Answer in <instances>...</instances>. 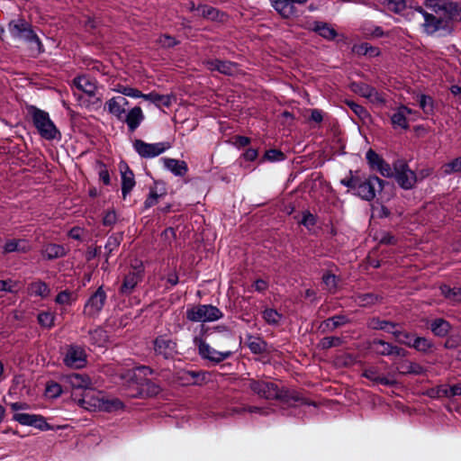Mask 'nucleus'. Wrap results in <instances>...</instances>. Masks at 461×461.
Wrapping results in <instances>:
<instances>
[{
    "mask_svg": "<svg viewBox=\"0 0 461 461\" xmlns=\"http://www.w3.org/2000/svg\"><path fill=\"white\" fill-rule=\"evenodd\" d=\"M393 176L397 184L404 190H411L417 182L416 173L410 169L408 164L402 159H398L393 163Z\"/></svg>",
    "mask_w": 461,
    "mask_h": 461,
    "instance_id": "8",
    "label": "nucleus"
},
{
    "mask_svg": "<svg viewBox=\"0 0 461 461\" xmlns=\"http://www.w3.org/2000/svg\"><path fill=\"white\" fill-rule=\"evenodd\" d=\"M144 100L153 103L158 107H169L172 104V96L168 95H159L156 92L144 94Z\"/></svg>",
    "mask_w": 461,
    "mask_h": 461,
    "instance_id": "37",
    "label": "nucleus"
},
{
    "mask_svg": "<svg viewBox=\"0 0 461 461\" xmlns=\"http://www.w3.org/2000/svg\"><path fill=\"white\" fill-rule=\"evenodd\" d=\"M39 324L46 329H51L54 326L55 314L51 312H41L37 317Z\"/></svg>",
    "mask_w": 461,
    "mask_h": 461,
    "instance_id": "53",
    "label": "nucleus"
},
{
    "mask_svg": "<svg viewBox=\"0 0 461 461\" xmlns=\"http://www.w3.org/2000/svg\"><path fill=\"white\" fill-rule=\"evenodd\" d=\"M433 347V343L424 337H414L410 348L423 353L429 352Z\"/></svg>",
    "mask_w": 461,
    "mask_h": 461,
    "instance_id": "50",
    "label": "nucleus"
},
{
    "mask_svg": "<svg viewBox=\"0 0 461 461\" xmlns=\"http://www.w3.org/2000/svg\"><path fill=\"white\" fill-rule=\"evenodd\" d=\"M121 177H122V194L123 199L131 192L135 186L134 174L130 169L127 164L120 166Z\"/></svg>",
    "mask_w": 461,
    "mask_h": 461,
    "instance_id": "27",
    "label": "nucleus"
},
{
    "mask_svg": "<svg viewBox=\"0 0 461 461\" xmlns=\"http://www.w3.org/2000/svg\"><path fill=\"white\" fill-rule=\"evenodd\" d=\"M155 356L166 360L174 359L178 354L177 341L168 334H160L152 341Z\"/></svg>",
    "mask_w": 461,
    "mask_h": 461,
    "instance_id": "6",
    "label": "nucleus"
},
{
    "mask_svg": "<svg viewBox=\"0 0 461 461\" xmlns=\"http://www.w3.org/2000/svg\"><path fill=\"white\" fill-rule=\"evenodd\" d=\"M431 331L438 337H445L450 330V324L444 319H436L430 324Z\"/></svg>",
    "mask_w": 461,
    "mask_h": 461,
    "instance_id": "47",
    "label": "nucleus"
},
{
    "mask_svg": "<svg viewBox=\"0 0 461 461\" xmlns=\"http://www.w3.org/2000/svg\"><path fill=\"white\" fill-rule=\"evenodd\" d=\"M8 29L14 38L23 39L28 42L31 50L37 54L44 52L39 37L33 32L32 25L23 19L13 20L8 24Z\"/></svg>",
    "mask_w": 461,
    "mask_h": 461,
    "instance_id": "3",
    "label": "nucleus"
},
{
    "mask_svg": "<svg viewBox=\"0 0 461 461\" xmlns=\"http://www.w3.org/2000/svg\"><path fill=\"white\" fill-rule=\"evenodd\" d=\"M195 345L198 347V352L200 357L203 359H207L213 363H221V361L230 358L234 355L236 350H224V351H218L212 348L207 342H205L202 339H195L194 340Z\"/></svg>",
    "mask_w": 461,
    "mask_h": 461,
    "instance_id": "11",
    "label": "nucleus"
},
{
    "mask_svg": "<svg viewBox=\"0 0 461 461\" xmlns=\"http://www.w3.org/2000/svg\"><path fill=\"white\" fill-rule=\"evenodd\" d=\"M89 340L92 345L103 348L105 347L108 342L107 332L98 327L89 331Z\"/></svg>",
    "mask_w": 461,
    "mask_h": 461,
    "instance_id": "40",
    "label": "nucleus"
},
{
    "mask_svg": "<svg viewBox=\"0 0 461 461\" xmlns=\"http://www.w3.org/2000/svg\"><path fill=\"white\" fill-rule=\"evenodd\" d=\"M418 102L420 107L422 109V111L427 113L430 114L433 113L434 110V101L432 97L427 95H420L418 97Z\"/></svg>",
    "mask_w": 461,
    "mask_h": 461,
    "instance_id": "56",
    "label": "nucleus"
},
{
    "mask_svg": "<svg viewBox=\"0 0 461 461\" xmlns=\"http://www.w3.org/2000/svg\"><path fill=\"white\" fill-rule=\"evenodd\" d=\"M31 250V246L25 240L13 239L8 240L3 247V252L5 254L12 252L26 253Z\"/></svg>",
    "mask_w": 461,
    "mask_h": 461,
    "instance_id": "32",
    "label": "nucleus"
},
{
    "mask_svg": "<svg viewBox=\"0 0 461 461\" xmlns=\"http://www.w3.org/2000/svg\"><path fill=\"white\" fill-rule=\"evenodd\" d=\"M370 103L376 105H384L385 104V97L380 92H378L375 87H372L367 98Z\"/></svg>",
    "mask_w": 461,
    "mask_h": 461,
    "instance_id": "59",
    "label": "nucleus"
},
{
    "mask_svg": "<svg viewBox=\"0 0 461 461\" xmlns=\"http://www.w3.org/2000/svg\"><path fill=\"white\" fill-rule=\"evenodd\" d=\"M128 105V100L122 95L113 96L105 103V107L108 113L114 116L118 121L122 119V117H125L126 108Z\"/></svg>",
    "mask_w": 461,
    "mask_h": 461,
    "instance_id": "22",
    "label": "nucleus"
},
{
    "mask_svg": "<svg viewBox=\"0 0 461 461\" xmlns=\"http://www.w3.org/2000/svg\"><path fill=\"white\" fill-rule=\"evenodd\" d=\"M143 266L141 263L132 266L131 269L125 275L122 284L120 287V293L122 294H130L132 293L137 285L143 278Z\"/></svg>",
    "mask_w": 461,
    "mask_h": 461,
    "instance_id": "17",
    "label": "nucleus"
},
{
    "mask_svg": "<svg viewBox=\"0 0 461 461\" xmlns=\"http://www.w3.org/2000/svg\"><path fill=\"white\" fill-rule=\"evenodd\" d=\"M116 91L121 93L122 95L124 97L130 96V97H133V98H140V97L143 98V95H144V94H142L140 90L133 88V87H130V86H118Z\"/></svg>",
    "mask_w": 461,
    "mask_h": 461,
    "instance_id": "61",
    "label": "nucleus"
},
{
    "mask_svg": "<svg viewBox=\"0 0 461 461\" xmlns=\"http://www.w3.org/2000/svg\"><path fill=\"white\" fill-rule=\"evenodd\" d=\"M45 393L50 398H58L62 393V387L56 382H50L47 384Z\"/></svg>",
    "mask_w": 461,
    "mask_h": 461,
    "instance_id": "58",
    "label": "nucleus"
},
{
    "mask_svg": "<svg viewBox=\"0 0 461 461\" xmlns=\"http://www.w3.org/2000/svg\"><path fill=\"white\" fill-rule=\"evenodd\" d=\"M412 113L411 109L405 105L398 106L391 116V123L393 129L408 130L410 128L408 115Z\"/></svg>",
    "mask_w": 461,
    "mask_h": 461,
    "instance_id": "26",
    "label": "nucleus"
},
{
    "mask_svg": "<svg viewBox=\"0 0 461 461\" xmlns=\"http://www.w3.org/2000/svg\"><path fill=\"white\" fill-rule=\"evenodd\" d=\"M345 104L360 120L365 122L370 118V113L364 106L351 100H346Z\"/></svg>",
    "mask_w": 461,
    "mask_h": 461,
    "instance_id": "49",
    "label": "nucleus"
},
{
    "mask_svg": "<svg viewBox=\"0 0 461 461\" xmlns=\"http://www.w3.org/2000/svg\"><path fill=\"white\" fill-rule=\"evenodd\" d=\"M387 11L402 14L407 8L405 0H375Z\"/></svg>",
    "mask_w": 461,
    "mask_h": 461,
    "instance_id": "38",
    "label": "nucleus"
},
{
    "mask_svg": "<svg viewBox=\"0 0 461 461\" xmlns=\"http://www.w3.org/2000/svg\"><path fill=\"white\" fill-rule=\"evenodd\" d=\"M63 363L70 368L80 369L85 367L87 363L86 350L78 345H69L63 357Z\"/></svg>",
    "mask_w": 461,
    "mask_h": 461,
    "instance_id": "14",
    "label": "nucleus"
},
{
    "mask_svg": "<svg viewBox=\"0 0 461 461\" xmlns=\"http://www.w3.org/2000/svg\"><path fill=\"white\" fill-rule=\"evenodd\" d=\"M372 87H373L372 86L365 84V83H353L352 84V90L364 98H367Z\"/></svg>",
    "mask_w": 461,
    "mask_h": 461,
    "instance_id": "62",
    "label": "nucleus"
},
{
    "mask_svg": "<svg viewBox=\"0 0 461 461\" xmlns=\"http://www.w3.org/2000/svg\"><path fill=\"white\" fill-rule=\"evenodd\" d=\"M203 64L209 70L219 71L228 76H233L240 72L239 65L230 59H204Z\"/></svg>",
    "mask_w": 461,
    "mask_h": 461,
    "instance_id": "18",
    "label": "nucleus"
},
{
    "mask_svg": "<svg viewBox=\"0 0 461 461\" xmlns=\"http://www.w3.org/2000/svg\"><path fill=\"white\" fill-rule=\"evenodd\" d=\"M66 382L76 389H87L91 386V379L81 374H71L66 376Z\"/></svg>",
    "mask_w": 461,
    "mask_h": 461,
    "instance_id": "34",
    "label": "nucleus"
},
{
    "mask_svg": "<svg viewBox=\"0 0 461 461\" xmlns=\"http://www.w3.org/2000/svg\"><path fill=\"white\" fill-rule=\"evenodd\" d=\"M28 292L31 295L47 298L50 295V289L45 282L38 280L29 285Z\"/></svg>",
    "mask_w": 461,
    "mask_h": 461,
    "instance_id": "41",
    "label": "nucleus"
},
{
    "mask_svg": "<svg viewBox=\"0 0 461 461\" xmlns=\"http://www.w3.org/2000/svg\"><path fill=\"white\" fill-rule=\"evenodd\" d=\"M342 339L339 337H325L320 341L322 349H328L341 345Z\"/></svg>",
    "mask_w": 461,
    "mask_h": 461,
    "instance_id": "60",
    "label": "nucleus"
},
{
    "mask_svg": "<svg viewBox=\"0 0 461 461\" xmlns=\"http://www.w3.org/2000/svg\"><path fill=\"white\" fill-rule=\"evenodd\" d=\"M384 183V182L376 176H370L364 179L360 178L354 194L365 201H372L375 197V185L377 184L379 189L382 190Z\"/></svg>",
    "mask_w": 461,
    "mask_h": 461,
    "instance_id": "13",
    "label": "nucleus"
},
{
    "mask_svg": "<svg viewBox=\"0 0 461 461\" xmlns=\"http://www.w3.org/2000/svg\"><path fill=\"white\" fill-rule=\"evenodd\" d=\"M349 322V320L347 316L339 314L335 315L333 317L328 318L327 320L323 321L321 324V328L323 330H333L338 327H340L342 325H345Z\"/></svg>",
    "mask_w": 461,
    "mask_h": 461,
    "instance_id": "39",
    "label": "nucleus"
},
{
    "mask_svg": "<svg viewBox=\"0 0 461 461\" xmlns=\"http://www.w3.org/2000/svg\"><path fill=\"white\" fill-rule=\"evenodd\" d=\"M73 85L83 93L89 96H95L96 91L95 84L85 76H79L74 78Z\"/></svg>",
    "mask_w": 461,
    "mask_h": 461,
    "instance_id": "33",
    "label": "nucleus"
},
{
    "mask_svg": "<svg viewBox=\"0 0 461 461\" xmlns=\"http://www.w3.org/2000/svg\"><path fill=\"white\" fill-rule=\"evenodd\" d=\"M300 223L311 230L317 223V218L310 211H304Z\"/></svg>",
    "mask_w": 461,
    "mask_h": 461,
    "instance_id": "63",
    "label": "nucleus"
},
{
    "mask_svg": "<svg viewBox=\"0 0 461 461\" xmlns=\"http://www.w3.org/2000/svg\"><path fill=\"white\" fill-rule=\"evenodd\" d=\"M274 400H278L290 406H294L295 404L314 405L312 402L304 398L300 392L285 387L279 388L278 385H276V397H275Z\"/></svg>",
    "mask_w": 461,
    "mask_h": 461,
    "instance_id": "15",
    "label": "nucleus"
},
{
    "mask_svg": "<svg viewBox=\"0 0 461 461\" xmlns=\"http://www.w3.org/2000/svg\"><path fill=\"white\" fill-rule=\"evenodd\" d=\"M13 419L21 425L32 426L41 430L50 429V425L41 415L17 412Z\"/></svg>",
    "mask_w": 461,
    "mask_h": 461,
    "instance_id": "20",
    "label": "nucleus"
},
{
    "mask_svg": "<svg viewBox=\"0 0 461 461\" xmlns=\"http://www.w3.org/2000/svg\"><path fill=\"white\" fill-rule=\"evenodd\" d=\"M372 349L380 356H398V357H405L406 350L399 348L397 346H393L389 342H386L383 339H374L371 343Z\"/></svg>",
    "mask_w": 461,
    "mask_h": 461,
    "instance_id": "21",
    "label": "nucleus"
},
{
    "mask_svg": "<svg viewBox=\"0 0 461 461\" xmlns=\"http://www.w3.org/2000/svg\"><path fill=\"white\" fill-rule=\"evenodd\" d=\"M360 30L366 37L381 38L384 35L383 28L375 25L372 22H364L360 26Z\"/></svg>",
    "mask_w": 461,
    "mask_h": 461,
    "instance_id": "44",
    "label": "nucleus"
},
{
    "mask_svg": "<svg viewBox=\"0 0 461 461\" xmlns=\"http://www.w3.org/2000/svg\"><path fill=\"white\" fill-rule=\"evenodd\" d=\"M167 194V187L164 182L154 181L152 186L149 189V194L143 203V209L148 210L158 203L159 198Z\"/></svg>",
    "mask_w": 461,
    "mask_h": 461,
    "instance_id": "24",
    "label": "nucleus"
},
{
    "mask_svg": "<svg viewBox=\"0 0 461 461\" xmlns=\"http://www.w3.org/2000/svg\"><path fill=\"white\" fill-rule=\"evenodd\" d=\"M424 17V31L429 34H433L437 32L442 31L444 33H451L453 31V24L449 23V21H447L444 17L440 15L431 14L427 13L422 9V7H419L417 9Z\"/></svg>",
    "mask_w": 461,
    "mask_h": 461,
    "instance_id": "7",
    "label": "nucleus"
},
{
    "mask_svg": "<svg viewBox=\"0 0 461 461\" xmlns=\"http://www.w3.org/2000/svg\"><path fill=\"white\" fill-rule=\"evenodd\" d=\"M264 158L271 162L282 161L285 159V154L278 149H268L265 152Z\"/></svg>",
    "mask_w": 461,
    "mask_h": 461,
    "instance_id": "64",
    "label": "nucleus"
},
{
    "mask_svg": "<svg viewBox=\"0 0 461 461\" xmlns=\"http://www.w3.org/2000/svg\"><path fill=\"white\" fill-rule=\"evenodd\" d=\"M163 160L165 167L175 176H184L186 175L188 167L185 161L169 158H166Z\"/></svg>",
    "mask_w": 461,
    "mask_h": 461,
    "instance_id": "31",
    "label": "nucleus"
},
{
    "mask_svg": "<svg viewBox=\"0 0 461 461\" xmlns=\"http://www.w3.org/2000/svg\"><path fill=\"white\" fill-rule=\"evenodd\" d=\"M248 388L259 398L274 400L276 397V384L254 378L246 379Z\"/></svg>",
    "mask_w": 461,
    "mask_h": 461,
    "instance_id": "12",
    "label": "nucleus"
},
{
    "mask_svg": "<svg viewBox=\"0 0 461 461\" xmlns=\"http://www.w3.org/2000/svg\"><path fill=\"white\" fill-rule=\"evenodd\" d=\"M248 347L251 353L258 355L267 351V343L259 337L248 336Z\"/></svg>",
    "mask_w": 461,
    "mask_h": 461,
    "instance_id": "43",
    "label": "nucleus"
},
{
    "mask_svg": "<svg viewBox=\"0 0 461 461\" xmlns=\"http://www.w3.org/2000/svg\"><path fill=\"white\" fill-rule=\"evenodd\" d=\"M152 373V369L146 366L127 371L122 376L125 381L122 386L123 394L129 398H142L158 394L159 387L147 377Z\"/></svg>",
    "mask_w": 461,
    "mask_h": 461,
    "instance_id": "1",
    "label": "nucleus"
},
{
    "mask_svg": "<svg viewBox=\"0 0 461 461\" xmlns=\"http://www.w3.org/2000/svg\"><path fill=\"white\" fill-rule=\"evenodd\" d=\"M390 333H392L394 336V338L399 343L406 345L408 347H411V342L414 339V337L411 333L398 330H396V328L393 329V330H390Z\"/></svg>",
    "mask_w": 461,
    "mask_h": 461,
    "instance_id": "55",
    "label": "nucleus"
},
{
    "mask_svg": "<svg viewBox=\"0 0 461 461\" xmlns=\"http://www.w3.org/2000/svg\"><path fill=\"white\" fill-rule=\"evenodd\" d=\"M145 119L142 109L140 106H134L125 113V117L120 120L126 123L128 131L132 133L134 132Z\"/></svg>",
    "mask_w": 461,
    "mask_h": 461,
    "instance_id": "25",
    "label": "nucleus"
},
{
    "mask_svg": "<svg viewBox=\"0 0 461 461\" xmlns=\"http://www.w3.org/2000/svg\"><path fill=\"white\" fill-rule=\"evenodd\" d=\"M312 30L327 40H334L338 35L337 31L330 23L324 22H314Z\"/></svg>",
    "mask_w": 461,
    "mask_h": 461,
    "instance_id": "36",
    "label": "nucleus"
},
{
    "mask_svg": "<svg viewBox=\"0 0 461 461\" xmlns=\"http://www.w3.org/2000/svg\"><path fill=\"white\" fill-rule=\"evenodd\" d=\"M132 147L141 158L149 159L164 153L170 145L167 142L147 143L136 139L132 141Z\"/></svg>",
    "mask_w": 461,
    "mask_h": 461,
    "instance_id": "10",
    "label": "nucleus"
},
{
    "mask_svg": "<svg viewBox=\"0 0 461 461\" xmlns=\"http://www.w3.org/2000/svg\"><path fill=\"white\" fill-rule=\"evenodd\" d=\"M263 320L271 326L276 327L283 320V314L273 308H266L262 312Z\"/></svg>",
    "mask_w": 461,
    "mask_h": 461,
    "instance_id": "46",
    "label": "nucleus"
},
{
    "mask_svg": "<svg viewBox=\"0 0 461 461\" xmlns=\"http://www.w3.org/2000/svg\"><path fill=\"white\" fill-rule=\"evenodd\" d=\"M41 254L43 258L52 260L65 257L67 251L62 245L49 243L42 248Z\"/></svg>",
    "mask_w": 461,
    "mask_h": 461,
    "instance_id": "30",
    "label": "nucleus"
},
{
    "mask_svg": "<svg viewBox=\"0 0 461 461\" xmlns=\"http://www.w3.org/2000/svg\"><path fill=\"white\" fill-rule=\"evenodd\" d=\"M367 328L375 330H384L390 333V330H393L396 328L397 324L392 321L381 320L379 318L374 317L368 320Z\"/></svg>",
    "mask_w": 461,
    "mask_h": 461,
    "instance_id": "42",
    "label": "nucleus"
},
{
    "mask_svg": "<svg viewBox=\"0 0 461 461\" xmlns=\"http://www.w3.org/2000/svg\"><path fill=\"white\" fill-rule=\"evenodd\" d=\"M33 125L37 129L40 135L48 140H57L60 138V132L50 120L47 112L31 105L28 107Z\"/></svg>",
    "mask_w": 461,
    "mask_h": 461,
    "instance_id": "2",
    "label": "nucleus"
},
{
    "mask_svg": "<svg viewBox=\"0 0 461 461\" xmlns=\"http://www.w3.org/2000/svg\"><path fill=\"white\" fill-rule=\"evenodd\" d=\"M380 297L375 294H358L354 296V301L361 307H368L375 304Z\"/></svg>",
    "mask_w": 461,
    "mask_h": 461,
    "instance_id": "48",
    "label": "nucleus"
},
{
    "mask_svg": "<svg viewBox=\"0 0 461 461\" xmlns=\"http://www.w3.org/2000/svg\"><path fill=\"white\" fill-rule=\"evenodd\" d=\"M362 375L372 382L381 384L383 385L390 386L396 384L394 379L381 375L376 366H369L364 369Z\"/></svg>",
    "mask_w": 461,
    "mask_h": 461,
    "instance_id": "28",
    "label": "nucleus"
},
{
    "mask_svg": "<svg viewBox=\"0 0 461 461\" xmlns=\"http://www.w3.org/2000/svg\"><path fill=\"white\" fill-rule=\"evenodd\" d=\"M185 317L192 322H212L221 320L223 312L212 304H197L186 309Z\"/></svg>",
    "mask_w": 461,
    "mask_h": 461,
    "instance_id": "5",
    "label": "nucleus"
},
{
    "mask_svg": "<svg viewBox=\"0 0 461 461\" xmlns=\"http://www.w3.org/2000/svg\"><path fill=\"white\" fill-rule=\"evenodd\" d=\"M96 169L98 171V176H99L100 180L105 185H109L111 183V179H110V174H109L106 165L101 161H97L96 162Z\"/></svg>",
    "mask_w": 461,
    "mask_h": 461,
    "instance_id": "57",
    "label": "nucleus"
},
{
    "mask_svg": "<svg viewBox=\"0 0 461 461\" xmlns=\"http://www.w3.org/2000/svg\"><path fill=\"white\" fill-rule=\"evenodd\" d=\"M352 51L356 55L366 56L367 58H376L380 55L379 48L373 46L368 42H362L354 45Z\"/></svg>",
    "mask_w": 461,
    "mask_h": 461,
    "instance_id": "35",
    "label": "nucleus"
},
{
    "mask_svg": "<svg viewBox=\"0 0 461 461\" xmlns=\"http://www.w3.org/2000/svg\"><path fill=\"white\" fill-rule=\"evenodd\" d=\"M107 300L104 285H100L86 300L83 313L88 318H97Z\"/></svg>",
    "mask_w": 461,
    "mask_h": 461,
    "instance_id": "9",
    "label": "nucleus"
},
{
    "mask_svg": "<svg viewBox=\"0 0 461 461\" xmlns=\"http://www.w3.org/2000/svg\"><path fill=\"white\" fill-rule=\"evenodd\" d=\"M274 9L284 18L297 16L295 5H304L308 0H270Z\"/></svg>",
    "mask_w": 461,
    "mask_h": 461,
    "instance_id": "19",
    "label": "nucleus"
},
{
    "mask_svg": "<svg viewBox=\"0 0 461 461\" xmlns=\"http://www.w3.org/2000/svg\"><path fill=\"white\" fill-rule=\"evenodd\" d=\"M437 15L444 17L449 23L461 22V4L450 0H426L424 3Z\"/></svg>",
    "mask_w": 461,
    "mask_h": 461,
    "instance_id": "4",
    "label": "nucleus"
},
{
    "mask_svg": "<svg viewBox=\"0 0 461 461\" xmlns=\"http://www.w3.org/2000/svg\"><path fill=\"white\" fill-rule=\"evenodd\" d=\"M322 282L326 286V289L330 294H335L338 287L339 278L337 276L331 273H325L322 276Z\"/></svg>",
    "mask_w": 461,
    "mask_h": 461,
    "instance_id": "54",
    "label": "nucleus"
},
{
    "mask_svg": "<svg viewBox=\"0 0 461 461\" xmlns=\"http://www.w3.org/2000/svg\"><path fill=\"white\" fill-rule=\"evenodd\" d=\"M451 386L447 387V385H439L434 388L429 389L427 392V395L430 398H440L447 397L452 398Z\"/></svg>",
    "mask_w": 461,
    "mask_h": 461,
    "instance_id": "52",
    "label": "nucleus"
},
{
    "mask_svg": "<svg viewBox=\"0 0 461 461\" xmlns=\"http://www.w3.org/2000/svg\"><path fill=\"white\" fill-rule=\"evenodd\" d=\"M197 11H201L203 18L220 23H225L229 20V14L220 9L212 5L199 4L197 5Z\"/></svg>",
    "mask_w": 461,
    "mask_h": 461,
    "instance_id": "23",
    "label": "nucleus"
},
{
    "mask_svg": "<svg viewBox=\"0 0 461 461\" xmlns=\"http://www.w3.org/2000/svg\"><path fill=\"white\" fill-rule=\"evenodd\" d=\"M439 290L446 299L454 303L461 302V286L450 287L449 285H442Z\"/></svg>",
    "mask_w": 461,
    "mask_h": 461,
    "instance_id": "45",
    "label": "nucleus"
},
{
    "mask_svg": "<svg viewBox=\"0 0 461 461\" xmlns=\"http://www.w3.org/2000/svg\"><path fill=\"white\" fill-rule=\"evenodd\" d=\"M442 171L445 176L461 173V157L456 158L442 166Z\"/></svg>",
    "mask_w": 461,
    "mask_h": 461,
    "instance_id": "51",
    "label": "nucleus"
},
{
    "mask_svg": "<svg viewBox=\"0 0 461 461\" xmlns=\"http://www.w3.org/2000/svg\"><path fill=\"white\" fill-rule=\"evenodd\" d=\"M396 370L401 375H421L425 372L422 366L407 359L398 362L396 365Z\"/></svg>",
    "mask_w": 461,
    "mask_h": 461,
    "instance_id": "29",
    "label": "nucleus"
},
{
    "mask_svg": "<svg viewBox=\"0 0 461 461\" xmlns=\"http://www.w3.org/2000/svg\"><path fill=\"white\" fill-rule=\"evenodd\" d=\"M366 158L371 169L376 170L384 177L391 178L394 174V166L392 167L375 151L368 149L366 153Z\"/></svg>",
    "mask_w": 461,
    "mask_h": 461,
    "instance_id": "16",
    "label": "nucleus"
}]
</instances>
